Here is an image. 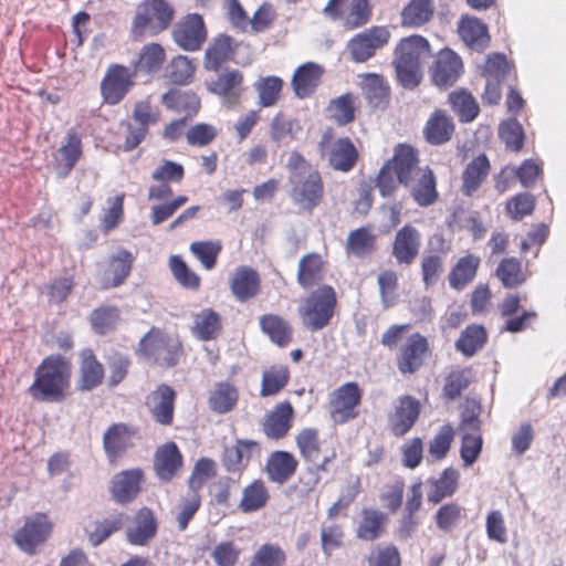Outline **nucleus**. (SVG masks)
<instances>
[{"instance_id":"1","label":"nucleus","mask_w":566,"mask_h":566,"mask_svg":"<svg viewBox=\"0 0 566 566\" xmlns=\"http://www.w3.org/2000/svg\"><path fill=\"white\" fill-rule=\"evenodd\" d=\"M71 364L61 355H50L34 371L29 394L35 401L62 402L70 388Z\"/></svg>"},{"instance_id":"2","label":"nucleus","mask_w":566,"mask_h":566,"mask_svg":"<svg viewBox=\"0 0 566 566\" xmlns=\"http://www.w3.org/2000/svg\"><path fill=\"white\" fill-rule=\"evenodd\" d=\"M430 55L427 38H401L392 61L397 84L406 91H415L423 80L422 60Z\"/></svg>"},{"instance_id":"3","label":"nucleus","mask_w":566,"mask_h":566,"mask_svg":"<svg viewBox=\"0 0 566 566\" xmlns=\"http://www.w3.org/2000/svg\"><path fill=\"white\" fill-rule=\"evenodd\" d=\"M137 354L159 367L171 368L179 364L184 349L178 335L151 327L140 338Z\"/></svg>"},{"instance_id":"4","label":"nucleus","mask_w":566,"mask_h":566,"mask_svg":"<svg viewBox=\"0 0 566 566\" xmlns=\"http://www.w3.org/2000/svg\"><path fill=\"white\" fill-rule=\"evenodd\" d=\"M337 305L336 292L333 286L324 284L310 293L298 307L303 326L317 332L325 328L332 321Z\"/></svg>"},{"instance_id":"5","label":"nucleus","mask_w":566,"mask_h":566,"mask_svg":"<svg viewBox=\"0 0 566 566\" xmlns=\"http://www.w3.org/2000/svg\"><path fill=\"white\" fill-rule=\"evenodd\" d=\"M482 74L485 77L482 102L490 106L497 105L502 98V84L509 85L516 77L513 65L504 54L494 53L488 56Z\"/></svg>"},{"instance_id":"6","label":"nucleus","mask_w":566,"mask_h":566,"mask_svg":"<svg viewBox=\"0 0 566 566\" xmlns=\"http://www.w3.org/2000/svg\"><path fill=\"white\" fill-rule=\"evenodd\" d=\"M174 14V8L166 0H144L137 8L133 33L142 35L147 29L160 33L169 27Z\"/></svg>"},{"instance_id":"7","label":"nucleus","mask_w":566,"mask_h":566,"mask_svg":"<svg viewBox=\"0 0 566 566\" xmlns=\"http://www.w3.org/2000/svg\"><path fill=\"white\" fill-rule=\"evenodd\" d=\"M292 199L306 211H313L321 202L324 192V185L321 175L316 170L292 172Z\"/></svg>"},{"instance_id":"8","label":"nucleus","mask_w":566,"mask_h":566,"mask_svg":"<svg viewBox=\"0 0 566 566\" xmlns=\"http://www.w3.org/2000/svg\"><path fill=\"white\" fill-rule=\"evenodd\" d=\"M134 76L135 73L124 65H111L101 82V94L104 102L108 105H116L123 101L135 84Z\"/></svg>"},{"instance_id":"9","label":"nucleus","mask_w":566,"mask_h":566,"mask_svg":"<svg viewBox=\"0 0 566 566\" xmlns=\"http://www.w3.org/2000/svg\"><path fill=\"white\" fill-rule=\"evenodd\" d=\"M324 13L334 20H340L344 28L349 31L366 24L371 11L368 0H350L348 6L344 0H329Z\"/></svg>"},{"instance_id":"10","label":"nucleus","mask_w":566,"mask_h":566,"mask_svg":"<svg viewBox=\"0 0 566 566\" xmlns=\"http://www.w3.org/2000/svg\"><path fill=\"white\" fill-rule=\"evenodd\" d=\"M361 400V390L356 382H346L336 389L331 400V418L344 424L357 417L356 408Z\"/></svg>"},{"instance_id":"11","label":"nucleus","mask_w":566,"mask_h":566,"mask_svg":"<svg viewBox=\"0 0 566 566\" xmlns=\"http://www.w3.org/2000/svg\"><path fill=\"white\" fill-rule=\"evenodd\" d=\"M144 471L140 468L123 470L111 479L109 494L118 504L132 503L142 491Z\"/></svg>"},{"instance_id":"12","label":"nucleus","mask_w":566,"mask_h":566,"mask_svg":"<svg viewBox=\"0 0 566 566\" xmlns=\"http://www.w3.org/2000/svg\"><path fill=\"white\" fill-rule=\"evenodd\" d=\"M396 174L397 180L405 187L411 186L423 171L419 167L417 150L406 144H399L394 150L391 159L386 160Z\"/></svg>"},{"instance_id":"13","label":"nucleus","mask_w":566,"mask_h":566,"mask_svg":"<svg viewBox=\"0 0 566 566\" xmlns=\"http://www.w3.org/2000/svg\"><path fill=\"white\" fill-rule=\"evenodd\" d=\"M463 73V63L461 57L449 49L439 52L432 67L431 78L439 88L453 86Z\"/></svg>"},{"instance_id":"14","label":"nucleus","mask_w":566,"mask_h":566,"mask_svg":"<svg viewBox=\"0 0 566 566\" xmlns=\"http://www.w3.org/2000/svg\"><path fill=\"white\" fill-rule=\"evenodd\" d=\"M158 520L154 511L140 507L133 517L132 526L126 528V541L135 546L148 545L157 535Z\"/></svg>"},{"instance_id":"15","label":"nucleus","mask_w":566,"mask_h":566,"mask_svg":"<svg viewBox=\"0 0 566 566\" xmlns=\"http://www.w3.org/2000/svg\"><path fill=\"white\" fill-rule=\"evenodd\" d=\"M175 389L166 384H160L147 397V406L154 420L161 426H170L174 421Z\"/></svg>"},{"instance_id":"16","label":"nucleus","mask_w":566,"mask_h":566,"mask_svg":"<svg viewBox=\"0 0 566 566\" xmlns=\"http://www.w3.org/2000/svg\"><path fill=\"white\" fill-rule=\"evenodd\" d=\"M421 234L411 224H405L395 235L392 255L398 264H411L419 254Z\"/></svg>"},{"instance_id":"17","label":"nucleus","mask_w":566,"mask_h":566,"mask_svg":"<svg viewBox=\"0 0 566 566\" xmlns=\"http://www.w3.org/2000/svg\"><path fill=\"white\" fill-rule=\"evenodd\" d=\"M50 528L46 517L38 515L25 521L23 527L15 533L14 542L23 552L33 554L36 546L48 538Z\"/></svg>"},{"instance_id":"18","label":"nucleus","mask_w":566,"mask_h":566,"mask_svg":"<svg viewBox=\"0 0 566 566\" xmlns=\"http://www.w3.org/2000/svg\"><path fill=\"white\" fill-rule=\"evenodd\" d=\"M429 352L428 340L419 333L412 334L407 344L401 348L397 359L401 374H415L423 365L424 355Z\"/></svg>"},{"instance_id":"19","label":"nucleus","mask_w":566,"mask_h":566,"mask_svg":"<svg viewBox=\"0 0 566 566\" xmlns=\"http://www.w3.org/2000/svg\"><path fill=\"white\" fill-rule=\"evenodd\" d=\"M182 463V454L175 442H168L155 452L154 470L163 482H170Z\"/></svg>"},{"instance_id":"20","label":"nucleus","mask_w":566,"mask_h":566,"mask_svg":"<svg viewBox=\"0 0 566 566\" xmlns=\"http://www.w3.org/2000/svg\"><path fill=\"white\" fill-rule=\"evenodd\" d=\"M243 75L238 70L226 71L216 78L206 82L209 92L224 98L226 102L234 104L240 99L243 91Z\"/></svg>"},{"instance_id":"21","label":"nucleus","mask_w":566,"mask_h":566,"mask_svg":"<svg viewBox=\"0 0 566 566\" xmlns=\"http://www.w3.org/2000/svg\"><path fill=\"white\" fill-rule=\"evenodd\" d=\"M297 464V460L291 452L274 451L269 455L265 464L268 479L271 482L284 484L295 474Z\"/></svg>"},{"instance_id":"22","label":"nucleus","mask_w":566,"mask_h":566,"mask_svg":"<svg viewBox=\"0 0 566 566\" xmlns=\"http://www.w3.org/2000/svg\"><path fill=\"white\" fill-rule=\"evenodd\" d=\"M358 156V150L349 137L336 139L327 151L329 166L343 172H348L355 167Z\"/></svg>"},{"instance_id":"23","label":"nucleus","mask_w":566,"mask_h":566,"mask_svg":"<svg viewBox=\"0 0 566 566\" xmlns=\"http://www.w3.org/2000/svg\"><path fill=\"white\" fill-rule=\"evenodd\" d=\"M420 413V403L411 396H402L398 399L395 413L391 417L392 432L395 436L406 434L415 424Z\"/></svg>"},{"instance_id":"24","label":"nucleus","mask_w":566,"mask_h":566,"mask_svg":"<svg viewBox=\"0 0 566 566\" xmlns=\"http://www.w3.org/2000/svg\"><path fill=\"white\" fill-rule=\"evenodd\" d=\"M293 415L294 410L289 401L280 402L265 418L264 434L275 440L285 437L292 427Z\"/></svg>"},{"instance_id":"25","label":"nucleus","mask_w":566,"mask_h":566,"mask_svg":"<svg viewBox=\"0 0 566 566\" xmlns=\"http://www.w3.org/2000/svg\"><path fill=\"white\" fill-rule=\"evenodd\" d=\"M323 69L316 63L307 62L300 65L292 77V88L298 98L311 96L319 85Z\"/></svg>"},{"instance_id":"26","label":"nucleus","mask_w":566,"mask_h":566,"mask_svg":"<svg viewBox=\"0 0 566 566\" xmlns=\"http://www.w3.org/2000/svg\"><path fill=\"white\" fill-rule=\"evenodd\" d=\"M135 430L125 423L112 424L103 436V447L108 459L114 460L124 453L133 443Z\"/></svg>"},{"instance_id":"27","label":"nucleus","mask_w":566,"mask_h":566,"mask_svg":"<svg viewBox=\"0 0 566 566\" xmlns=\"http://www.w3.org/2000/svg\"><path fill=\"white\" fill-rule=\"evenodd\" d=\"M454 124L444 111H436L431 114L423 128V134L430 145L448 143L454 134Z\"/></svg>"},{"instance_id":"28","label":"nucleus","mask_w":566,"mask_h":566,"mask_svg":"<svg viewBox=\"0 0 566 566\" xmlns=\"http://www.w3.org/2000/svg\"><path fill=\"white\" fill-rule=\"evenodd\" d=\"M230 287L232 294L239 302H245L258 294L260 276L252 268L240 266L232 276Z\"/></svg>"},{"instance_id":"29","label":"nucleus","mask_w":566,"mask_h":566,"mask_svg":"<svg viewBox=\"0 0 566 566\" xmlns=\"http://www.w3.org/2000/svg\"><path fill=\"white\" fill-rule=\"evenodd\" d=\"M239 400V390L230 381L214 384L208 397V406L217 415H226L232 411Z\"/></svg>"},{"instance_id":"30","label":"nucleus","mask_w":566,"mask_h":566,"mask_svg":"<svg viewBox=\"0 0 566 566\" xmlns=\"http://www.w3.org/2000/svg\"><path fill=\"white\" fill-rule=\"evenodd\" d=\"M387 521L388 517L384 512L375 509H363L356 537L365 542L377 541L382 535Z\"/></svg>"},{"instance_id":"31","label":"nucleus","mask_w":566,"mask_h":566,"mask_svg":"<svg viewBox=\"0 0 566 566\" xmlns=\"http://www.w3.org/2000/svg\"><path fill=\"white\" fill-rule=\"evenodd\" d=\"M490 160L485 154H481L470 161L462 174V192L472 196L478 191L490 171Z\"/></svg>"},{"instance_id":"32","label":"nucleus","mask_w":566,"mask_h":566,"mask_svg":"<svg viewBox=\"0 0 566 566\" xmlns=\"http://www.w3.org/2000/svg\"><path fill=\"white\" fill-rule=\"evenodd\" d=\"M361 91L370 107L384 108L387 106L390 87L382 76L376 73L364 74Z\"/></svg>"},{"instance_id":"33","label":"nucleus","mask_w":566,"mask_h":566,"mask_svg":"<svg viewBox=\"0 0 566 566\" xmlns=\"http://www.w3.org/2000/svg\"><path fill=\"white\" fill-rule=\"evenodd\" d=\"M411 197L420 207H429L433 205L438 198L436 188V178L430 168H424L411 186L407 187Z\"/></svg>"},{"instance_id":"34","label":"nucleus","mask_w":566,"mask_h":566,"mask_svg":"<svg viewBox=\"0 0 566 566\" xmlns=\"http://www.w3.org/2000/svg\"><path fill=\"white\" fill-rule=\"evenodd\" d=\"M488 340L484 326L479 324L468 325L455 342V349L465 357H472L482 349Z\"/></svg>"},{"instance_id":"35","label":"nucleus","mask_w":566,"mask_h":566,"mask_svg":"<svg viewBox=\"0 0 566 566\" xmlns=\"http://www.w3.org/2000/svg\"><path fill=\"white\" fill-rule=\"evenodd\" d=\"M125 521V514L115 513L103 521H96L86 528L88 542L96 547L109 538L115 532L119 531Z\"/></svg>"},{"instance_id":"36","label":"nucleus","mask_w":566,"mask_h":566,"mask_svg":"<svg viewBox=\"0 0 566 566\" xmlns=\"http://www.w3.org/2000/svg\"><path fill=\"white\" fill-rule=\"evenodd\" d=\"M480 258L468 254L458 260L449 274V284L457 291L463 290L476 275Z\"/></svg>"},{"instance_id":"37","label":"nucleus","mask_w":566,"mask_h":566,"mask_svg":"<svg viewBox=\"0 0 566 566\" xmlns=\"http://www.w3.org/2000/svg\"><path fill=\"white\" fill-rule=\"evenodd\" d=\"M448 99L461 123H471L479 115V104L467 90L461 88L451 92Z\"/></svg>"},{"instance_id":"38","label":"nucleus","mask_w":566,"mask_h":566,"mask_svg":"<svg viewBox=\"0 0 566 566\" xmlns=\"http://www.w3.org/2000/svg\"><path fill=\"white\" fill-rule=\"evenodd\" d=\"M324 262L318 253H308L301 258L297 269V283L303 289L312 287L322 279Z\"/></svg>"},{"instance_id":"39","label":"nucleus","mask_w":566,"mask_h":566,"mask_svg":"<svg viewBox=\"0 0 566 566\" xmlns=\"http://www.w3.org/2000/svg\"><path fill=\"white\" fill-rule=\"evenodd\" d=\"M81 381L80 389L92 390L102 384L104 369L96 360L91 349H84L81 354Z\"/></svg>"},{"instance_id":"40","label":"nucleus","mask_w":566,"mask_h":566,"mask_svg":"<svg viewBox=\"0 0 566 566\" xmlns=\"http://www.w3.org/2000/svg\"><path fill=\"white\" fill-rule=\"evenodd\" d=\"M260 327L280 347L286 346L292 339V331L289 323L277 315L266 314L261 316Z\"/></svg>"},{"instance_id":"41","label":"nucleus","mask_w":566,"mask_h":566,"mask_svg":"<svg viewBox=\"0 0 566 566\" xmlns=\"http://www.w3.org/2000/svg\"><path fill=\"white\" fill-rule=\"evenodd\" d=\"M495 274L505 289H515L522 285L528 277L516 258L503 259L499 263Z\"/></svg>"},{"instance_id":"42","label":"nucleus","mask_w":566,"mask_h":566,"mask_svg":"<svg viewBox=\"0 0 566 566\" xmlns=\"http://www.w3.org/2000/svg\"><path fill=\"white\" fill-rule=\"evenodd\" d=\"M376 235L367 228L361 227L349 232L346 241V251L356 258H365L375 250Z\"/></svg>"},{"instance_id":"43","label":"nucleus","mask_w":566,"mask_h":566,"mask_svg":"<svg viewBox=\"0 0 566 566\" xmlns=\"http://www.w3.org/2000/svg\"><path fill=\"white\" fill-rule=\"evenodd\" d=\"M355 96L352 93H345L329 101L326 112L338 125H347L355 119Z\"/></svg>"},{"instance_id":"44","label":"nucleus","mask_w":566,"mask_h":566,"mask_svg":"<svg viewBox=\"0 0 566 566\" xmlns=\"http://www.w3.org/2000/svg\"><path fill=\"white\" fill-rule=\"evenodd\" d=\"M165 61V51L161 45L151 43L142 50L134 64V73L154 74L158 72Z\"/></svg>"},{"instance_id":"45","label":"nucleus","mask_w":566,"mask_h":566,"mask_svg":"<svg viewBox=\"0 0 566 566\" xmlns=\"http://www.w3.org/2000/svg\"><path fill=\"white\" fill-rule=\"evenodd\" d=\"M459 472L453 468H447L440 478L432 482V489L428 493V501L438 504L444 497L452 496L458 488Z\"/></svg>"},{"instance_id":"46","label":"nucleus","mask_w":566,"mask_h":566,"mask_svg":"<svg viewBox=\"0 0 566 566\" xmlns=\"http://www.w3.org/2000/svg\"><path fill=\"white\" fill-rule=\"evenodd\" d=\"M283 84V80L279 76L269 75L259 77L253 84L259 96V105L262 107L275 105L279 101Z\"/></svg>"},{"instance_id":"47","label":"nucleus","mask_w":566,"mask_h":566,"mask_svg":"<svg viewBox=\"0 0 566 566\" xmlns=\"http://www.w3.org/2000/svg\"><path fill=\"white\" fill-rule=\"evenodd\" d=\"M433 14L432 0H411L401 12L403 27L418 28L430 20Z\"/></svg>"},{"instance_id":"48","label":"nucleus","mask_w":566,"mask_h":566,"mask_svg":"<svg viewBox=\"0 0 566 566\" xmlns=\"http://www.w3.org/2000/svg\"><path fill=\"white\" fill-rule=\"evenodd\" d=\"M221 329L220 316L211 308H205L195 317L193 334L201 340L213 339Z\"/></svg>"},{"instance_id":"49","label":"nucleus","mask_w":566,"mask_h":566,"mask_svg":"<svg viewBox=\"0 0 566 566\" xmlns=\"http://www.w3.org/2000/svg\"><path fill=\"white\" fill-rule=\"evenodd\" d=\"M290 373L285 366H272L263 371L261 384V397H270L279 394L289 382Z\"/></svg>"},{"instance_id":"50","label":"nucleus","mask_w":566,"mask_h":566,"mask_svg":"<svg viewBox=\"0 0 566 566\" xmlns=\"http://www.w3.org/2000/svg\"><path fill=\"white\" fill-rule=\"evenodd\" d=\"M499 137L506 149L520 151L524 146L525 132L517 118L510 117L499 125Z\"/></svg>"},{"instance_id":"51","label":"nucleus","mask_w":566,"mask_h":566,"mask_svg":"<svg viewBox=\"0 0 566 566\" xmlns=\"http://www.w3.org/2000/svg\"><path fill=\"white\" fill-rule=\"evenodd\" d=\"M133 260L132 253L126 250H120L116 255L112 256L108 265L112 281L104 283V287L109 289L122 285L132 271Z\"/></svg>"},{"instance_id":"52","label":"nucleus","mask_w":566,"mask_h":566,"mask_svg":"<svg viewBox=\"0 0 566 566\" xmlns=\"http://www.w3.org/2000/svg\"><path fill=\"white\" fill-rule=\"evenodd\" d=\"M269 499L268 490L261 480H255L242 493L239 507L244 513L255 512L262 509Z\"/></svg>"},{"instance_id":"53","label":"nucleus","mask_w":566,"mask_h":566,"mask_svg":"<svg viewBox=\"0 0 566 566\" xmlns=\"http://www.w3.org/2000/svg\"><path fill=\"white\" fill-rule=\"evenodd\" d=\"M388 38H350L347 49L355 62L369 60L377 49L387 43Z\"/></svg>"},{"instance_id":"54","label":"nucleus","mask_w":566,"mask_h":566,"mask_svg":"<svg viewBox=\"0 0 566 566\" xmlns=\"http://www.w3.org/2000/svg\"><path fill=\"white\" fill-rule=\"evenodd\" d=\"M233 53L232 38H216L206 51L205 67L217 71L222 63L231 59Z\"/></svg>"},{"instance_id":"55","label":"nucleus","mask_w":566,"mask_h":566,"mask_svg":"<svg viewBox=\"0 0 566 566\" xmlns=\"http://www.w3.org/2000/svg\"><path fill=\"white\" fill-rule=\"evenodd\" d=\"M473 380L471 368L453 370L446 378L443 395L449 400H454L470 386Z\"/></svg>"},{"instance_id":"56","label":"nucleus","mask_w":566,"mask_h":566,"mask_svg":"<svg viewBox=\"0 0 566 566\" xmlns=\"http://www.w3.org/2000/svg\"><path fill=\"white\" fill-rule=\"evenodd\" d=\"M216 462L210 458H200L193 465L188 479V488L191 492L199 493L208 480L216 476Z\"/></svg>"},{"instance_id":"57","label":"nucleus","mask_w":566,"mask_h":566,"mask_svg":"<svg viewBox=\"0 0 566 566\" xmlns=\"http://www.w3.org/2000/svg\"><path fill=\"white\" fill-rule=\"evenodd\" d=\"M300 128L298 122L284 114H276L270 124V136L272 140L280 144L285 138L293 139L295 137V130Z\"/></svg>"},{"instance_id":"58","label":"nucleus","mask_w":566,"mask_h":566,"mask_svg":"<svg viewBox=\"0 0 566 566\" xmlns=\"http://www.w3.org/2000/svg\"><path fill=\"white\" fill-rule=\"evenodd\" d=\"M296 444L301 455L307 462H315L321 452L318 431L314 428L303 429L296 437Z\"/></svg>"},{"instance_id":"59","label":"nucleus","mask_w":566,"mask_h":566,"mask_svg":"<svg viewBox=\"0 0 566 566\" xmlns=\"http://www.w3.org/2000/svg\"><path fill=\"white\" fill-rule=\"evenodd\" d=\"M286 553L276 544H263L255 552L249 566H284Z\"/></svg>"},{"instance_id":"60","label":"nucleus","mask_w":566,"mask_h":566,"mask_svg":"<svg viewBox=\"0 0 566 566\" xmlns=\"http://www.w3.org/2000/svg\"><path fill=\"white\" fill-rule=\"evenodd\" d=\"M60 155L62 158L63 171H60L59 175L61 177H66L70 171L74 168L77 160L82 155V144L81 139L75 133L67 134V143L63 145L60 149Z\"/></svg>"},{"instance_id":"61","label":"nucleus","mask_w":566,"mask_h":566,"mask_svg":"<svg viewBox=\"0 0 566 566\" xmlns=\"http://www.w3.org/2000/svg\"><path fill=\"white\" fill-rule=\"evenodd\" d=\"M462 444L460 448V455L465 467L472 465L479 458L482 447L483 439L480 431L474 432L470 430H463Z\"/></svg>"},{"instance_id":"62","label":"nucleus","mask_w":566,"mask_h":566,"mask_svg":"<svg viewBox=\"0 0 566 566\" xmlns=\"http://www.w3.org/2000/svg\"><path fill=\"white\" fill-rule=\"evenodd\" d=\"M169 266L176 281L186 289L196 290L200 285L199 276L191 271L180 255H171Z\"/></svg>"},{"instance_id":"63","label":"nucleus","mask_w":566,"mask_h":566,"mask_svg":"<svg viewBox=\"0 0 566 566\" xmlns=\"http://www.w3.org/2000/svg\"><path fill=\"white\" fill-rule=\"evenodd\" d=\"M191 253L201 262L205 269L211 270L221 252V244L213 241H197L190 244Z\"/></svg>"},{"instance_id":"64","label":"nucleus","mask_w":566,"mask_h":566,"mask_svg":"<svg viewBox=\"0 0 566 566\" xmlns=\"http://www.w3.org/2000/svg\"><path fill=\"white\" fill-rule=\"evenodd\" d=\"M118 318L117 308L111 306L99 307L91 314V324L95 333L104 335L115 328Z\"/></svg>"}]
</instances>
